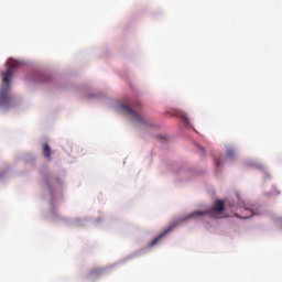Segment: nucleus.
I'll return each mask as SVG.
<instances>
[{
  "label": "nucleus",
  "mask_w": 282,
  "mask_h": 282,
  "mask_svg": "<svg viewBox=\"0 0 282 282\" xmlns=\"http://www.w3.org/2000/svg\"><path fill=\"white\" fill-rule=\"evenodd\" d=\"M91 276H102L105 274V269L97 268L90 271Z\"/></svg>",
  "instance_id": "obj_7"
},
{
  "label": "nucleus",
  "mask_w": 282,
  "mask_h": 282,
  "mask_svg": "<svg viewBox=\"0 0 282 282\" xmlns=\"http://www.w3.org/2000/svg\"><path fill=\"white\" fill-rule=\"evenodd\" d=\"M171 230H173V226L167 227L161 235H159L156 238H154L151 241L150 247L153 248V246H156L158 241L164 239V237H166V235H169V232H171Z\"/></svg>",
  "instance_id": "obj_4"
},
{
  "label": "nucleus",
  "mask_w": 282,
  "mask_h": 282,
  "mask_svg": "<svg viewBox=\"0 0 282 282\" xmlns=\"http://www.w3.org/2000/svg\"><path fill=\"white\" fill-rule=\"evenodd\" d=\"M132 107L135 109L137 108V106L135 105H132Z\"/></svg>",
  "instance_id": "obj_11"
},
{
  "label": "nucleus",
  "mask_w": 282,
  "mask_h": 282,
  "mask_svg": "<svg viewBox=\"0 0 282 282\" xmlns=\"http://www.w3.org/2000/svg\"><path fill=\"white\" fill-rule=\"evenodd\" d=\"M226 210V205L224 204V200H216L214 203V206L209 210L205 212H194L187 216V219H192V217H204V215H209L210 217L217 218V215H221Z\"/></svg>",
  "instance_id": "obj_2"
},
{
  "label": "nucleus",
  "mask_w": 282,
  "mask_h": 282,
  "mask_svg": "<svg viewBox=\"0 0 282 282\" xmlns=\"http://www.w3.org/2000/svg\"><path fill=\"white\" fill-rule=\"evenodd\" d=\"M228 158H234L235 156V150L234 149H229L227 151Z\"/></svg>",
  "instance_id": "obj_9"
},
{
  "label": "nucleus",
  "mask_w": 282,
  "mask_h": 282,
  "mask_svg": "<svg viewBox=\"0 0 282 282\" xmlns=\"http://www.w3.org/2000/svg\"><path fill=\"white\" fill-rule=\"evenodd\" d=\"M17 69L15 64L8 66L7 70L2 73V86L0 89V108L8 109L12 107V97L10 96V82L12 80V75Z\"/></svg>",
  "instance_id": "obj_1"
},
{
  "label": "nucleus",
  "mask_w": 282,
  "mask_h": 282,
  "mask_svg": "<svg viewBox=\"0 0 282 282\" xmlns=\"http://www.w3.org/2000/svg\"><path fill=\"white\" fill-rule=\"evenodd\" d=\"M43 154L46 158V160L52 159V148H50V144L47 143L43 144Z\"/></svg>",
  "instance_id": "obj_6"
},
{
  "label": "nucleus",
  "mask_w": 282,
  "mask_h": 282,
  "mask_svg": "<svg viewBox=\"0 0 282 282\" xmlns=\"http://www.w3.org/2000/svg\"><path fill=\"white\" fill-rule=\"evenodd\" d=\"M183 122H185V124L188 122V118H186L185 115L182 116Z\"/></svg>",
  "instance_id": "obj_10"
},
{
  "label": "nucleus",
  "mask_w": 282,
  "mask_h": 282,
  "mask_svg": "<svg viewBox=\"0 0 282 282\" xmlns=\"http://www.w3.org/2000/svg\"><path fill=\"white\" fill-rule=\"evenodd\" d=\"M215 164L219 169V166H221V164H224V162L219 158H215Z\"/></svg>",
  "instance_id": "obj_8"
},
{
  "label": "nucleus",
  "mask_w": 282,
  "mask_h": 282,
  "mask_svg": "<svg viewBox=\"0 0 282 282\" xmlns=\"http://www.w3.org/2000/svg\"><path fill=\"white\" fill-rule=\"evenodd\" d=\"M252 215H254V212H252V209L243 207L242 215H236V217H239V219H250Z\"/></svg>",
  "instance_id": "obj_5"
},
{
  "label": "nucleus",
  "mask_w": 282,
  "mask_h": 282,
  "mask_svg": "<svg viewBox=\"0 0 282 282\" xmlns=\"http://www.w3.org/2000/svg\"><path fill=\"white\" fill-rule=\"evenodd\" d=\"M121 111H123V113H126V116H131L133 122H135L137 124H144V118L138 116V113H135L134 110H132L131 107L122 104L120 106Z\"/></svg>",
  "instance_id": "obj_3"
}]
</instances>
